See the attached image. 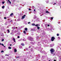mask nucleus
<instances>
[{"label":"nucleus","instance_id":"f257e3e1","mask_svg":"<svg viewBox=\"0 0 61 61\" xmlns=\"http://www.w3.org/2000/svg\"><path fill=\"white\" fill-rule=\"evenodd\" d=\"M50 51L51 52V54H52V53L54 52V49H51Z\"/></svg>","mask_w":61,"mask_h":61},{"label":"nucleus","instance_id":"f03ea898","mask_svg":"<svg viewBox=\"0 0 61 61\" xmlns=\"http://www.w3.org/2000/svg\"><path fill=\"white\" fill-rule=\"evenodd\" d=\"M54 40H55V37H52L51 38V40L52 41H53Z\"/></svg>","mask_w":61,"mask_h":61},{"label":"nucleus","instance_id":"7ed1b4c3","mask_svg":"<svg viewBox=\"0 0 61 61\" xmlns=\"http://www.w3.org/2000/svg\"><path fill=\"white\" fill-rule=\"evenodd\" d=\"M26 16L25 15H23L22 17V19H24L25 18V17Z\"/></svg>","mask_w":61,"mask_h":61},{"label":"nucleus","instance_id":"20e7f679","mask_svg":"<svg viewBox=\"0 0 61 61\" xmlns=\"http://www.w3.org/2000/svg\"><path fill=\"white\" fill-rule=\"evenodd\" d=\"M28 39H29V40H31V41H32V40H31V39L32 40V39H32V38H31V37H28Z\"/></svg>","mask_w":61,"mask_h":61},{"label":"nucleus","instance_id":"39448f33","mask_svg":"<svg viewBox=\"0 0 61 61\" xmlns=\"http://www.w3.org/2000/svg\"><path fill=\"white\" fill-rule=\"evenodd\" d=\"M13 40L14 42H15V43L16 41H15V38H13Z\"/></svg>","mask_w":61,"mask_h":61},{"label":"nucleus","instance_id":"423d86ee","mask_svg":"<svg viewBox=\"0 0 61 61\" xmlns=\"http://www.w3.org/2000/svg\"><path fill=\"white\" fill-rule=\"evenodd\" d=\"M32 25L33 26H34V25L36 26V24H32Z\"/></svg>","mask_w":61,"mask_h":61},{"label":"nucleus","instance_id":"0eeeda50","mask_svg":"<svg viewBox=\"0 0 61 61\" xmlns=\"http://www.w3.org/2000/svg\"><path fill=\"white\" fill-rule=\"evenodd\" d=\"M7 33H10V31H9V30H7Z\"/></svg>","mask_w":61,"mask_h":61},{"label":"nucleus","instance_id":"6e6552de","mask_svg":"<svg viewBox=\"0 0 61 61\" xmlns=\"http://www.w3.org/2000/svg\"><path fill=\"white\" fill-rule=\"evenodd\" d=\"M17 52V50H16V49H14V52Z\"/></svg>","mask_w":61,"mask_h":61},{"label":"nucleus","instance_id":"1a4fd4ad","mask_svg":"<svg viewBox=\"0 0 61 61\" xmlns=\"http://www.w3.org/2000/svg\"><path fill=\"white\" fill-rule=\"evenodd\" d=\"M25 31H27V28H25Z\"/></svg>","mask_w":61,"mask_h":61},{"label":"nucleus","instance_id":"9d476101","mask_svg":"<svg viewBox=\"0 0 61 61\" xmlns=\"http://www.w3.org/2000/svg\"><path fill=\"white\" fill-rule=\"evenodd\" d=\"M46 13H50V12H48V11H46Z\"/></svg>","mask_w":61,"mask_h":61},{"label":"nucleus","instance_id":"9b49d317","mask_svg":"<svg viewBox=\"0 0 61 61\" xmlns=\"http://www.w3.org/2000/svg\"><path fill=\"white\" fill-rule=\"evenodd\" d=\"M8 49H11L12 48L11 47H8Z\"/></svg>","mask_w":61,"mask_h":61},{"label":"nucleus","instance_id":"f8f14e48","mask_svg":"<svg viewBox=\"0 0 61 61\" xmlns=\"http://www.w3.org/2000/svg\"><path fill=\"white\" fill-rule=\"evenodd\" d=\"M38 25H39V26L40 25L37 24L35 26H38Z\"/></svg>","mask_w":61,"mask_h":61},{"label":"nucleus","instance_id":"ddd939ff","mask_svg":"<svg viewBox=\"0 0 61 61\" xmlns=\"http://www.w3.org/2000/svg\"><path fill=\"white\" fill-rule=\"evenodd\" d=\"M8 1L10 3V4H11V1H9V0H8Z\"/></svg>","mask_w":61,"mask_h":61},{"label":"nucleus","instance_id":"4468645a","mask_svg":"<svg viewBox=\"0 0 61 61\" xmlns=\"http://www.w3.org/2000/svg\"><path fill=\"white\" fill-rule=\"evenodd\" d=\"M13 15V13H12L10 14V16H12V15Z\"/></svg>","mask_w":61,"mask_h":61},{"label":"nucleus","instance_id":"2eb2a0df","mask_svg":"<svg viewBox=\"0 0 61 61\" xmlns=\"http://www.w3.org/2000/svg\"><path fill=\"white\" fill-rule=\"evenodd\" d=\"M23 32H24V34H26V32H25V31H24Z\"/></svg>","mask_w":61,"mask_h":61},{"label":"nucleus","instance_id":"dca6fc26","mask_svg":"<svg viewBox=\"0 0 61 61\" xmlns=\"http://www.w3.org/2000/svg\"><path fill=\"white\" fill-rule=\"evenodd\" d=\"M2 8H3V9H4V8H5V6H3L2 7Z\"/></svg>","mask_w":61,"mask_h":61},{"label":"nucleus","instance_id":"f3484780","mask_svg":"<svg viewBox=\"0 0 61 61\" xmlns=\"http://www.w3.org/2000/svg\"><path fill=\"white\" fill-rule=\"evenodd\" d=\"M2 46H4V47H5V46H4V44H2Z\"/></svg>","mask_w":61,"mask_h":61},{"label":"nucleus","instance_id":"a211bd4d","mask_svg":"<svg viewBox=\"0 0 61 61\" xmlns=\"http://www.w3.org/2000/svg\"><path fill=\"white\" fill-rule=\"evenodd\" d=\"M31 44H32V45H34V43H33V42H31L30 43Z\"/></svg>","mask_w":61,"mask_h":61},{"label":"nucleus","instance_id":"6ab92c4d","mask_svg":"<svg viewBox=\"0 0 61 61\" xmlns=\"http://www.w3.org/2000/svg\"><path fill=\"white\" fill-rule=\"evenodd\" d=\"M23 40L24 41H26V40H25V39H23Z\"/></svg>","mask_w":61,"mask_h":61},{"label":"nucleus","instance_id":"aec40b11","mask_svg":"<svg viewBox=\"0 0 61 61\" xmlns=\"http://www.w3.org/2000/svg\"><path fill=\"white\" fill-rule=\"evenodd\" d=\"M21 45H22L23 46H24V44L23 43H22Z\"/></svg>","mask_w":61,"mask_h":61},{"label":"nucleus","instance_id":"412c9836","mask_svg":"<svg viewBox=\"0 0 61 61\" xmlns=\"http://www.w3.org/2000/svg\"><path fill=\"white\" fill-rule=\"evenodd\" d=\"M37 28L38 29H39L40 28V27H37Z\"/></svg>","mask_w":61,"mask_h":61},{"label":"nucleus","instance_id":"4be33fe9","mask_svg":"<svg viewBox=\"0 0 61 61\" xmlns=\"http://www.w3.org/2000/svg\"><path fill=\"white\" fill-rule=\"evenodd\" d=\"M4 52V51H1V53H3V52Z\"/></svg>","mask_w":61,"mask_h":61},{"label":"nucleus","instance_id":"5701e85b","mask_svg":"<svg viewBox=\"0 0 61 61\" xmlns=\"http://www.w3.org/2000/svg\"><path fill=\"white\" fill-rule=\"evenodd\" d=\"M2 3L3 4H5V2H2Z\"/></svg>","mask_w":61,"mask_h":61},{"label":"nucleus","instance_id":"b1692460","mask_svg":"<svg viewBox=\"0 0 61 61\" xmlns=\"http://www.w3.org/2000/svg\"><path fill=\"white\" fill-rule=\"evenodd\" d=\"M4 41V39H2V42Z\"/></svg>","mask_w":61,"mask_h":61},{"label":"nucleus","instance_id":"393cba45","mask_svg":"<svg viewBox=\"0 0 61 61\" xmlns=\"http://www.w3.org/2000/svg\"><path fill=\"white\" fill-rule=\"evenodd\" d=\"M26 50H28V49L27 48H26Z\"/></svg>","mask_w":61,"mask_h":61},{"label":"nucleus","instance_id":"a878e982","mask_svg":"<svg viewBox=\"0 0 61 61\" xmlns=\"http://www.w3.org/2000/svg\"><path fill=\"white\" fill-rule=\"evenodd\" d=\"M56 3H54V4H53V5H56Z\"/></svg>","mask_w":61,"mask_h":61},{"label":"nucleus","instance_id":"bb28decb","mask_svg":"<svg viewBox=\"0 0 61 61\" xmlns=\"http://www.w3.org/2000/svg\"><path fill=\"white\" fill-rule=\"evenodd\" d=\"M57 36H59V34H57Z\"/></svg>","mask_w":61,"mask_h":61},{"label":"nucleus","instance_id":"cd10ccee","mask_svg":"<svg viewBox=\"0 0 61 61\" xmlns=\"http://www.w3.org/2000/svg\"><path fill=\"white\" fill-rule=\"evenodd\" d=\"M22 48V47H21V46H20V48Z\"/></svg>","mask_w":61,"mask_h":61},{"label":"nucleus","instance_id":"c85d7f7f","mask_svg":"<svg viewBox=\"0 0 61 61\" xmlns=\"http://www.w3.org/2000/svg\"><path fill=\"white\" fill-rule=\"evenodd\" d=\"M51 19L53 20V17H52L51 18Z\"/></svg>","mask_w":61,"mask_h":61},{"label":"nucleus","instance_id":"c756f323","mask_svg":"<svg viewBox=\"0 0 61 61\" xmlns=\"http://www.w3.org/2000/svg\"><path fill=\"white\" fill-rule=\"evenodd\" d=\"M17 38H20V37L19 36H17Z\"/></svg>","mask_w":61,"mask_h":61},{"label":"nucleus","instance_id":"7c9ffc66","mask_svg":"<svg viewBox=\"0 0 61 61\" xmlns=\"http://www.w3.org/2000/svg\"><path fill=\"white\" fill-rule=\"evenodd\" d=\"M29 10L30 11V10H31V9H30V8H29Z\"/></svg>","mask_w":61,"mask_h":61},{"label":"nucleus","instance_id":"2f4dec72","mask_svg":"<svg viewBox=\"0 0 61 61\" xmlns=\"http://www.w3.org/2000/svg\"><path fill=\"white\" fill-rule=\"evenodd\" d=\"M4 18V19H6V18L5 17Z\"/></svg>","mask_w":61,"mask_h":61},{"label":"nucleus","instance_id":"473e14b6","mask_svg":"<svg viewBox=\"0 0 61 61\" xmlns=\"http://www.w3.org/2000/svg\"><path fill=\"white\" fill-rule=\"evenodd\" d=\"M10 22H13V21L12 20H11Z\"/></svg>","mask_w":61,"mask_h":61},{"label":"nucleus","instance_id":"72a5a7b5","mask_svg":"<svg viewBox=\"0 0 61 61\" xmlns=\"http://www.w3.org/2000/svg\"><path fill=\"white\" fill-rule=\"evenodd\" d=\"M29 48H31V46H29Z\"/></svg>","mask_w":61,"mask_h":61},{"label":"nucleus","instance_id":"f704fd0d","mask_svg":"<svg viewBox=\"0 0 61 61\" xmlns=\"http://www.w3.org/2000/svg\"><path fill=\"white\" fill-rule=\"evenodd\" d=\"M30 22H28V24H30Z\"/></svg>","mask_w":61,"mask_h":61},{"label":"nucleus","instance_id":"c9c22d12","mask_svg":"<svg viewBox=\"0 0 61 61\" xmlns=\"http://www.w3.org/2000/svg\"><path fill=\"white\" fill-rule=\"evenodd\" d=\"M12 34H13V33H10L11 35H12Z\"/></svg>","mask_w":61,"mask_h":61},{"label":"nucleus","instance_id":"e433bc0d","mask_svg":"<svg viewBox=\"0 0 61 61\" xmlns=\"http://www.w3.org/2000/svg\"><path fill=\"white\" fill-rule=\"evenodd\" d=\"M0 45H2V43H0Z\"/></svg>","mask_w":61,"mask_h":61},{"label":"nucleus","instance_id":"4c0bfd02","mask_svg":"<svg viewBox=\"0 0 61 61\" xmlns=\"http://www.w3.org/2000/svg\"><path fill=\"white\" fill-rule=\"evenodd\" d=\"M50 25H48V26H49Z\"/></svg>","mask_w":61,"mask_h":61},{"label":"nucleus","instance_id":"58836bf2","mask_svg":"<svg viewBox=\"0 0 61 61\" xmlns=\"http://www.w3.org/2000/svg\"><path fill=\"white\" fill-rule=\"evenodd\" d=\"M35 11H36V10L35 9H34V12H35Z\"/></svg>","mask_w":61,"mask_h":61},{"label":"nucleus","instance_id":"ea45409f","mask_svg":"<svg viewBox=\"0 0 61 61\" xmlns=\"http://www.w3.org/2000/svg\"><path fill=\"white\" fill-rule=\"evenodd\" d=\"M58 38H59V39H60V37H58Z\"/></svg>","mask_w":61,"mask_h":61},{"label":"nucleus","instance_id":"a19ab883","mask_svg":"<svg viewBox=\"0 0 61 61\" xmlns=\"http://www.w3.org/2000/svg\"><path fill=\"white\" fill-rule=\"evenodd\" d=\"M56 61V60H54V61Z\"/></svg>","mask_w":61,"mask_h":61},{"label":"nucleus","instance_id":"79ce46f5","mask_svg":"<svg viewBox=\"0 0 61 61\" xmlns=\"http://www.w3.org/2000/svg\"><path fill=\"white\" fill-rule=\"evenodd\" d=\"M10 46H12V45L10 44Z\"/></svg>","mask_w":61,"mask_h":61},{"label":"nucleus","instance_id":"37998d69","mask_svg":"<svg viewBox=\"0 0 61 61\" xmlns=\"http://www.w3.org/2000/svg\"><path fill=\"white\" fill-rule=\"evenodd\" d=\"M7 55L6 54V55H5V56H7Z\"/></svg>","mask_w":61,"mask_h":61},{"label":"nucleus","instance_id":"c03bdc74","mask_svg":"<svg viewBox=\"0 0 61 61\" xmlns=\"http://www.w3.org/2000/svg\"><path fill=\"white\" fill-rule=\"evenodd\" d=\"M7 28H8V27H7Z\"/></svg>","mask_w":61,"mask_h":61},{"label":"nucleus","instance_id":"a18cd8bd","mask_svg":"<svg viewBox=\"0 0 61 61\" xmlns=\"http://www.w3.org/2000/svg\"><path fill=\"white\" fill-rule=\"evenodd\" d=\"M40 16H42V15H41Z\"/></svg>","mask_w":61,"mask_h":61},{"label":"nucleus","instance_id":"49530a36","mask_svg":"<svg viewBox=\"0 0 61 61\" xmlns=\"http://www.w3.org/2000/svg\"><path fill=\"white\" fill-rule=\"evenodd\" d=\"M17 57H18V56Z\"/></svg>","mask_w":61,"mask_h":61},{"label":"nucleus","instance_id":"de8ad7c7","mask_svg":"<svg viewBox=\"0 0 61 61\" xmlns=\"http://www.w3.org/2000/svg\"><path fill=\"white\" fill-rule=\"evenodd\" d=\"M34 19H35V17H34Z\"/></svg>","mask_w":61,"mask_h":61},{"label":"nucleus","instance_id":"09e8293b","mask_svg":"<svg viewBox=\"0 0 61 61\" xmlns=\"http://www.w3.org/2000/svg\"><path fill=\"white\" fill-rule=\"evenodd\" d=\"M0 14H1V13L0 12Z\"/></svg>","mask_w":61,"mask_h":61},{"label":"nucleus","instance_id":"8fccbe9b","mask_svg":"<svg viewBox=\"0 0 61 61\" xmlns=\"http://www.w3.org/2000/svg\"><path fill=\"white\" fill-rule=\"evenodd\" d=\"M7 55V56H8V55Z\"/></svg>","mask_w":61,"mask_h":61}]
</instances>
